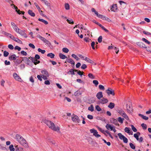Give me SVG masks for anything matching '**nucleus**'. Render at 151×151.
<instances>
[{
  "mask_svg": "<svg viewBox=\"0 0 151 151\" xmlns=\"http://www.w3.org/2000/svg\"><path fill=\"white\" fill-rule=\"evenodd\" d=\"M141 126L142 127L143 129H147V125L144 124V123H142L141 125Z\"/></svg>",
  "mask_w": 151,
  "mask_h": 151,
  "instance_id": "nucleus-53",
  "label": "nucleus"
},
{
  "mask_svg": "<svg viewBox=\"0 0 151 151\" xmlns=\"http://www.w3.org/2000/svg\"><path fill=\"white\" fill-rule=\"evenodd\" d=\"M101 103L102 104H104L108 102V100L106 98H103L101 100Z\"/></svg>",
  "mask_w": 151,
  "mask_h": 151,
  "instance_id": "nucleus-18",
  "label": "nucleus"
},
{
  "mask_svg": "<svg viewBox=\"0 0 151 151\" xmlns=\"http://www.w3.org/2000/svg\"><path fill=\"white\" fill-rule=\"evenodd\" d=\"M124 130L125 132H127L129 134H131L132 135V134L133 132L132 131V133H131V131L129 128L126 127L124 129Z\"/></svg>",
  "mask_w": 151,
  "mask_h": 151,
  "instance_id": "nucleus-17",
  "label": "nucleus"
},
{
  "mask_svg": "<svg viewBox=\"0 0 151 151\" xmlns=\"http://www.w3.org/2000/svg\"><path fill=\"white\" fill-rule=\"evenodd\" d=\"M132 109L131 105H129L128 106L127 104V110L128 113H131L132 112Z\"/></svg>",
  "mask_w": 151,
  "mask_h": 151,
  "instance_id": "nucleus-10",
  "label": "nucleus"
},
{
  "mask_svg": "<svg viewBox=\"0 0 151 151\" xmlns=\"http://www.w3.org/2000/svg\"><path fill=\"white\" fill-rule=\"evenodd\" d=\"M88 76L89 78L92 79H94L95 78V77L91 73H90L88 74Z\"/></svg>",
  "mask_w": 151,
  "mask_h": 151,
  "instance_id": "nucleus-43",
  "label": "nucleus"
},
{
  "mask_svg": "<svg viewBox=\"0 0 151 151\" xmlns=\"http://www.w3.org/2000/svg\"><path fill=\"white\" fill-rule=\"evenodd\" d=\"M16 151H22L23 148L21 147H19L18 145L15 146Z\"/></svg>",
  "mask_w": 151,
  "mask_h": 151,
  "instance_id": "nucleus-22",
  "label": "nucleus"
},
{
  "mask_svg": "<svg viewBox=\"0 0 151 151\" xmlns=\"http://www.w3.org/2000/svg\"><path fill=\"white\" fill-rule=\"evenodd\" d=\"M11 24L14 30L17 27V26L13 22H12L11 23Z\"/></svg>",
  "mask_w": 151,
  "mask_h": 151,
  "instance_id": "nucleus-42",
  "label": "nucleus"
},
{
  "mask_svg": "<svg viewBox=\"0 0 151 151\" xmlns=\"http://www.w3.org/2000/svg\"><path fill=\"white\" fill-rule=\"evenodd\" d=\"M106 133H107L108 135H109V136L112 139H113V136L111 135V134L110 132L109 131H108V130H106Z\"/></svg>",
  "mask_w": 151,
  "mask_h": 151,
  "instance_id": "nucleus-56",
  "label": "nucleus"
},
{
  "mask_svg": "<svg viewBox=\"0 0 151 151\" xmlns=\"http://www.w3.org/2000/svg\"><path fill=\"white\" fill-rule=\"evenodd\" d=\"M41 73L43 74L42 75L47 76V77L49 76L48 73V71L46 70H43L41 71Z\"/></svg>",
  "mask_w": 151,
  "mask_h": 151,
  "instance_id": "nucleus-19",
  "label": "nucleus"
},
{
  "mask_svg": "<svg viewBox=\"0 0 151 151\" xmlns=\"http://www.w3.org/2000/svg\"><path fill=\"white\" fill-rule=\"evenodd\" d=\"M9 55V53L6 51H4V56L5 57H7Z\"/></svg>",
  "mask_w": 151,
  "mask_h": 151,
  "instance_id": "nucleus-51",
  "label": "nucleus"
},
{
  "mask_svg": "<svg viewBox=\"0 0 151 151\" xmlns=\"http://www.w3.org/2000/svg\"><path fill=\"white\" fill-rule=\"evenodd\" d=\"M117 9V6L116 5L114 4H113L112 6V7L111 9V11L113 12H115Z\"/></svg>",
  "mask_w": 151,
  "mask_h": 151,
  "instance_id": "nucleus-24",
  "label": "nucleus"
},
{
  "mask_svg": "<svg viewBox=\"0 0 151 151\" xmlns=\"http://www.w3.org/2000/svg\"><path fill=\"white\" fill-rule=\"evenodd\" d=\"M71 56L73 58H74L76 60H79V58L76 55L74 54H72Z\"/></svg>",
  "mask_w": 151,
  "mask_h": 151,
  "instance_id": "nucleus-49",
  "label": "nucleus"
},
{
  "mask_svg": "<svg viewBox=\"0 0 151 151\" xmlns=\"http://www.w3.org/2000/svg\"><path fill=\"white\" fill-rule=\"evenodd\" d=\"M136 44L138 46H139L140 47L143 48H146V47L145 45L142 42H137Z\"/></svg>",
  "mask_w": 151,
  "mask_h": 151,
  "instance_id": "nucleus-9",
  "label": "nucleus"
},
{
  "mask_svg": "<svg viewBox=\"0 0 151 151\" xmlns=\"http://www.w3.org/2000/svg\"><path fill=\"white\" fill-rule=\"evenodd\" d=\"M37 37L39 38L42 41L45 38L44 37H42L39 35H37Z\"/></svg>",
  "mask_w": 151,
  "mask_h": 151,
  "instance_id": "nucleus-55",
  "label": "nucleus"
},
{
  "mask_svg": "<svg viewBox=\"0 0 151 151\" xmlns=\"http://www.w3.org/2000/svg\"><path fill=\"white\" fill-rule=\"evenodd\" d=\"M39 52H41L42 54H44L45 52V50H42L40 48H39L37 50Z\"/></svg>",
  "mask_w": 151,
  "mask_h": 151,
  "instance_id": "nucleus-48",
  "label": "nucleus"
},
{
  "mask_svg": "<svg viewBox=\"0 0 151 151\" xmlns=\"http://www.w3.org/2000/svg\"><path fill=\"white\" fill-rule=\"evenodd\" d=\"M88 109L89 111H90L91 112L93 111L94 110V107L93 105L91 104L90 106L88 107Z\"/></svg>",
  "mask_w": 151,
  "mask_h": 151,
  "instance_id": "nucleus-32",
  "label": "nucleus"
},
{
  "mask_svg": "<svg viewBox=\"0 0 151 151\" xmlns=\"http://www.w3.org/2000/svg\"><path fill=\"white\" fill-rule=\"evenodd\" d=\"M47 56L50 57L51 58H53L54 57L55 55L53 53H48L47 55Z\"/></svg>",
  "mask_w": 151,
  "mask_h": 151,
  "instance_id": "nucleus-33",
  "label": "nucleus"
},
{
  "mask_svg": "<svg viewBox=\"0 0 151 151\" xmlns=\"http://www.w3.org/2000/svg\"><path fill=\"white\" fill-rule=\"evenodd\" d=\"M9 58L10 60H16L17 56L15 54H13L9 56Z\"/></svg>",
  "mask_w": 151,
  "mask_h": 151,
  "instance_id": "nucleus-11",
  "label": "nucleus"
},
{
  "mask_svg": "<svg viewBox=\"0 0 151 151\" xmlns=\"http://www.w3.org/2000/svg\"><path fill=\"white\" fill-rule=\"evenodd\" d=\"M34 4L35 5V6L38 9V11L39 12H40V7L38 6L37 4L36 3H34Z\"/></svg>",
  "mask_w": 151,
  "mask_h": 151,
  "instance_id": "nucleus-63",
  "label": "nucleus"
},
{
  "mask_svg": "<svg viewBox=\"0 0 151 151\" xmlns=\"http://www.w3.org/2000/svg\"><path fill=\"white\" fill-rule=\"evenodd\" d=\"M29 58H30L32 62L34 63V64H35V61H37V59H35V58H33L31 57H29Z\"/></svg>",
  "mask_w": 151,
  "mask_h": 151,
  "instance_id": "nucleus-37",
  "label": "nucleus"
},
{
  "mask_svg": "<svg viewBox=\"0 0 151 151\" xmlns=\"http://www.w3.org/2000/svg\"><path fill=\"white\" fill-rule=\"evenodd\" d=\"M139 116L141 117L143 119H145V120H147L148 119V117H147L145 116L143 114H139Z\"/></svg>",
  "mask_w": 151,
  "mask_h": 151,
  "instance_id": "nucleus-25",
  "label": "nucleus"
},
{
  "mask_svg": "<svg viewBox=\"0 0 151 151\" xmlns=\"http://www.w3.org/2000/svg\"><path fill=\"white\" fill-rule=\"evenodd\" d=\"M90 132L91 133H93V135L96 138H99L101 137V135L98 134V132L96 130L94 129H91L90 130Z\"/></svg>",
  "mask_w": 151,
  "mask_h": 151,
  "instance_id": "nucleus-4",
  "label": "nucleus"
},
{
  "mask_svg": "<svg viewBox=\"0 0 151 151\" xmlns=\"http://www.w3.org/2000/svg\"><path fill=\"white\" fill-rule=\"evenodd\" d=\"M102 19L103 20H105L108 22H111V20L110 19L104 15L103 16V17L102 18Z\"/></svg>",
  "mask_w": 151,
  "mask_h": 151,
  "instance_id": "nucleus-31",
  "label": "nucleus"
},
{
  "mask_svg": "<svg viewBox=\"0 0 151 151\" xmlns=\"http://www.w3.org/2000/svg\"><path fill=\"white\" fill-rule=\"evenodd\" d=\"M106 92L108 95H111L114 96L115 95L114 90L110 88H108L106 91Z\"/></svg>",
  "mask_w": 151,
  "mask_h": 151,
  "instance_id": "nucleus-5",
  "label": "nucleus"
},
{
  "mask_svg": "<svg viewBox=\"0 0 151 151\" xmlns=\"http://www.w3.org/2000/svg\"><path fill=\"white\" fill-rule=\"evenodd\" d=\"M96 109L98 111H100L101 109L99 105H96L95 107Z\"/></svg>",
  "mask_w": 151,
  "mask_h": 151,
  "instance_id": "nucleus-54",
  "label": "nucleus"
},
{
  "mask_svg": "<svg viewBox=\"0 0 151 151\" xmlns=\"http://www.w3.org/2000/svg\"><path fill=\"white\" fill-rule=\"evenodd\" d=\"M110 121L111 122L114 124L115 125H117L118 124V122L117 120L114 118H111L110 119Z\"/></svg>",
  "mask_w": 151,
  "mask_h": 151,
  "instance_id": "nucleus-13",
  "label": "nucleus"
},
{
  "mask_svg": "<svg viewBox=\"0 0 151 151\" xmlns=\"http://www.w3.org/2000/svg\"><path fill=\"white\" fill-rule=\"evenodd\" d=\"M66 20L69 24H74L73 21L72 19H67Z\"/></svg>",
  "mask_w": 151,
  "mask_h": 151,
  "instance_id": "nucleus-40",
  "label": "nucleus"
},
{
  "mask_svg": "<svg viewBox=\"0 0 151 151\" xmlns=\"http://www.w3.org/2000/svg\"><path fill=\"white\" fill-rule=\"evenodd\" d=\"M28 14L32 17H35V14L32 11L30 10H29L28 11Z\"/></svg>",
  "mask_w": 151,
  "mask_h": 151,
  "instance_id": "nucleus-27",
  "label": "nucleus"
},
{
  "mask_svg": "<svg viewBox=\"0 0 151 151\" xmlns=\"http://www.w3.org/2000/svg\"><path fill=\"white\" fill-rule=\"evenodd\" d=\"M106 133H107L108 135H109V136L112 139H113V136L111 135V134L110 132L109 131H108V130H106Z\"/></svg>",
  "mask_w": 151,
  "mask_h": 151,
  "instance_id": "nucleus-57",
  "label": "nucleus"
},
{
  "mask_svg": "<svg viewBox=\"0 0 151 151\" xmlns=\"http://www.w3.org/2000/svg\"><path fill=\"white\" fill-rule=\"evenodd\" d=\"M42 122L45 124L49 128L52 130L56 131H58L60 130V128L58 127H56L54 124L51 121L44 119L43 120Z\"/></svg>",
  "mask_w": 151,
  "mask_h": 151,
  "instance_id": "nucleus-2",
  "label": "nucleus"
},
{
  "mask_svg": "<svg viewBox=\"0 0 151 151\" xmlns=\"http://www.w3.org/2000/svg\"><path fill=\"white\" fill-rule=\"evenodd\" d=\"M115 106L114 103L112 102H111L109 103V104L108 106V107L111 109H113Z\"/></svg>",
  "mask_w": 151,
  "mask_h": 151,
  "instance_id": "nucleus-26",
  "label": "nucleus"
},
{
  "mask_svg": "<svg viewBox=\"0 0 151 151\" xmlns=\"http://www.w3.org/2000/svg\"><path fill=\"white\" fill-rule=\"evenodd\" d=\"M87 67V66L85 64H83L81 67V68L83 69H85Z\"/></svg>",
  "mask_w": 151,
  "mask_h": 151,
  "instance_id": "nucleus-64",
  "label": "nucleus"
},
{
  "mask_svg": "<svg viewBox=\"0 0 151 151\" xmlns=\"http://www.w3.org/2000/svg\"><path fill=\"white\" fill-rule=\"evenodd\" d=\"M19 34H20L22 36L24 37L25 38H27V35L25 32L24 31L22 30L21 31Z\"/></svg>",
  "mask_w": 151,
  "mask_h": 151,
  "instance_id": "nucleus-16",
  "label": "nucleus"
},
{
  "mask_svg": "<svg viewBox=\"0 0 151 151\" xmlns=\"http://www.w3.org/2000/svg\"><path fill=\"white\" fill-rule=\"evenodd\" d=\"M13 40L15 41L19 44H22V42L20 39L17 38H16L14 37Z\"/></svg>",
  "mask_w": 151,
  "mask_h": 151,
  "instance_id": "nucleus-21",
  "label": "nucleus"
},
{
  "mask_svg": "<svg viewBox=\"0 0 151 151\" xmlns=\"http://www.w3.org/2000/svg\"><path fill=\"white\" fill-rule=\"evenodd\" d=\"M106 133H107L108 135H109V136L112 139H113V136L111 135V134L110 132L109 131H108V130H106Z\"/></svg>",
  "mask_w": 151,
  "mask_h": 151,
  "instance_id": "nucleus-58",
  "label": "nucleus"
},
{
  "mask_svg": "<svg viewBox=\"0 0 151 151\" xmlns=\"http://www.w3.org/2000/svg\"><path fill=\"white\" fill-rule=\"evenodd\" d=\"M22 60L25 63L28 65L31 62L29 60V58L26 57H22Z\"/></svg>",
  "mask_w": 151,
  "mask_h": 151,
  "instance_id": "nucleus-7",
  "label": "nucleus"
},
{
  "mask_svg": "<svg viewBox=\"0 0 151 151\" xmlns=\"http://www.w3.org/2000/svg\"><path fill=\"white\" fill-rule=\"evenodd\" d=\"M84 60L93 65H96V63H95L93 60H90V59L87 57H86L85 59H84Z\"/></svg>",
  "mask_w": 151,
  "mask_h": 151,
  "instance_id": "nucleus-12",
  "label": "nucleus"
},
{
  "mask_svg": "<svg viewBox=\"0 0 151 151\" xmlns=\"http://www.w3.org/2000/svg\"><path fill=\"white\" fill-rule=\"evenodd\" d=\"M93 83L96 86L99 84V82L97 80H93Z\"/></svg>",
  "mask_w": 151,
  "mask_h": 151,
  "instance_id": "nucleus-60",
  "label": "nucleus"
},
{
  "mask_svg": "<svg viewBox=\"0 0 151 151\" xmlns=\"http://www.w3.org/2000/svg\"><path fill=\"white\" fill-rule=\"evenodd\" d=\"M59 56L61 59H64L67 58V57L65 55L62 54V53H60Z\"/></svg>",
  "mask_w": 151,
  "mask_h": 151,
  "instance_id": "nucleus-29",
  "label": "nucleus"
},
{
  "mask_svg": "<svg viewBox=\"0 0 151 151\" xmlns=\"http://www.w3.org/2000/svg\"><path fill=\"white\" fill-rule=\"evenodd\" d=\"M129 146L131 148L133 149H134L135 148L134 145L132 143H129Z\"/></svg>",
  "mask_w": 151,
  "mask_h": 151,
  "instance_id": "nucleus-50",
  "label": "nucleus"
},
{
  "mask_svg": "<svg viewBox=\"0 0 151 151\" xmlns=\"http://www.w3.org/2000/svg\"><path fill=\"white\" fill-rule=\"evenodd\" d=\"M70 73L72 75H74V70L73 69H70L69 71L68 72V73Z\"/></svg>",
  "mask_w": 151,
  "mask_h": 151,
  "instance_id": "nucleus-52",
  "label": "nucleus"
},
{
  "mask_svg": "<svg viewBox=\"0 0 151 151\" xmlns=\"http://www.w3.org/2000/svg\"><path fill=\"white\" fill-rule=\"evenodd\" d=\"M142 40L145 42H146V43L148 44V45H149L150 44V42H149V41H148V40H147V39H146L145 38H142Z\"/></svg>",
  "mask_w": 151,
  "mask_h": 151,
  "instance_id": "nucleus-38",
  "label": "nucleus"
},
{
  "mask_svg": "<svg viewBox=\"0 0 151 151\" xmlns=\"http://www.w3.org/2000/svg\"><path fill=\"white\" fill-rule=\"evenodd\" d=\"M99 87V88L101 90H104L105 89V88L104 86L102 85H100Z\"/></svg>",
  "mask_w": 151,
  "mask_h": 151,
  "instance_id": "nucleus-61",
  "label": "nucleus"
},
{
  "mask_svg": "<svg viewBox=\"0 0 151 151\" xmlns=\"http://www.w3.org/2000/svg\"><path fill=\"white\" fill-rule=\"evenodd\" d=\"M14 78L17 81H21V78L16 73H14L13 75Z\"/></svg>",
  "mask_w": 151,
  "mask_h": 151,
  "instance_id": "nucleus-6",
  "label": "nucleus"
},
{
  "mask_svg": "<svg viewBox=\"0 0 151 151\" xmlns=\"http://www.w3.org/2000/svg\"><path fill=\"white\" fill-rule=\"evenodd\" d=\"M48 142L51 143L52 144H55V141L52 139H49L48 140Z\"/></svg>",
  "mask_w": 151,
  "mask_h": 151,
  "instance_id": "nucleus-47",
  "label": "nucleus"
},
{
  "mask_svg": "<svg viewBox=\"0 0 151 151\" xmlns=\"http://www.w3.org/2000/svg\"><path fill=\"white\" fill-rule=\"evenodd\" d=\"M131 126L132 128V129L133 132H136L137 131V130L136 128L134 127L133 125H131Z\"/></svg>",
  "mask_w": 151,
  "mask_h": 151,
  "instance_id": "nucleus-45",
  "label": "nucleus"
},
{
  "mask_svg": "<svg viewBox=\"0 0 151 151\" xmlns=\"http://www.w3.org/2000/svg\"><path fill=\"white\" fill-rule=\"evenodd\" d=\"M96 96L99 99H100L103 96L102 92H99L96 94Z\"/></svg>",
  "mask_w": 151,
  "mask_h": 151,
  "instance_id": "nucleus-14",
  "label": "nucleus"
},
{
  "mask_svg": "<svg viewBox=\"0 0 151 151\" xmlns=\"http://www.w3.org/2000/svg\"><path fill=\"white\" fill-rule=\"evenodd\" d=\"M140 133L137 132L136 134H134V137L137 140L139 139V136L140 135Z\"/></svg>",
  "mask_w": 151,
  "mask_h": 151,
  "instance_id": "nucleus-20",
  "label": "nucleus"
},
{
  "mask_svg": "<svg viewBox=\"0 0 151 151\" xmlns=\"http://www.w3.org/2000/svg\"><path fill=\"white\" fill-rule=\"evenodd\" d=\"M119 139L122 140L125 137V136L122 135L121 133H119L118 134Z\"/></svg>",
  "mask_w": 151,
  "mask_h": 151,
  "instance_id": "nucleus-34",
  "label": "nucleus"
},
{
  "mask_svg": "<svg viewBox=\"0 0 151 151\" xmlns=\"http://www.w3.org/2000/svg\"><path fill=\"white\" fill-rule=\"evenodd\" d=\"M42 1L44 2L45 4L47 6H50V4L46 0H43Z\"/></svg>",
  "mask_w": 151,
  "mask_h": 151,
  "instance_id": "nucleus-44",
  "label": "nucleus"
},
{
  "mask_svg": "<svg viewBox=\"0 0 151 151\" xmlns=\"http://www.w3.org/2000/svg\"><path fill=\"white\" fill-rule=\"evenodd\" d=\"M62 50L63 52L66 53H68L69 52L68 49L66 47L63 48Z\"/></svg>",
  "mask_w": 151,
  "mask_h": 151,
  "instance_id": "nucleus-41",
  "label": "nucleus"
},
{
  "mask_svg": "<svg viewBox=\"0 0 151 151\" xmlns=\"http://www.w3.org/2000/svg\"><path fill=\"white\" fill-rule=\"evenodd\" d=\"M21 53L22 55L24 56H26L27 55V53L26 52L23 50L21 52Z\"/></svg>",
  "mask_w": 151,
  "mask_h": 151,
  "instance_id": "nucleus-62",
  "label": "nucleus"
},
{
  "mask_svg": "<svg viewBox=\"0 0 151 151\" xmlns=\"http://www.w3.org/2000/svg\"><path fill=\"white\" fill-rule=\"evenodd\" d=\"M106 128L108 130H112V129L114 127L111 126L110 124H107L106 126Z\"/></svg>",
  "mask_w": 151,
  "mask_h": 151,
  "instance_id": "nucleus-15",
  "label": "nucleus"
},
{
  "mask_svg": "<svg viewBox=\"0 0 151 151\" xmlns=\"http://www.w3.org/2000/svg\"><path fill=\"white\" fill-rule=\"evenodd\" d=\"M66 61H67L70 63L72 65H73L74 66L75 65V62L72 59L70 58H67Z\"/></svg>",
  "mask_w": 151,
  "mask_h": 151,
  "instance_id": "nucleus-8",
  "label": "nucleus"
},
{
  "mask_svg": "<svg viewBox=\"0 0 151 151\" xmlns=\"http://www.w3.org/2000/svg\"><path fill=\"white\" fill-rule=\"evenodd\" d=\"M9 149L10 151H14L15 150L13 145H11L9 146Z\"/></svg>",
  "mask_w": 151,
  "mask_h": 151,
  "instance_id": "nucleus-35",
  "label": "nucleus"
},
{
  "mask_svg": "<svg viewBox=\"0 0 151 151\" xmlns=\"http://www.w3.org/2000/svg\"><path fill=\"white\" fill-rule=\"evenodd\" d=\"M122 116L126 120H128L129 119V117L125 113L124 114H123V115H122Z\"/></svg>",
  "mask_w": 151,
  "mask_h": 151,
  "instance_id": "nucleus-46",
  "label": "nucleus"
},
{
  "mask_svg": "<svg viewBox=\"0 0 151 151\" xmlns=\"http://www.w3.org/2000/svg\"><path fill=\"white\" fill-rule=\"evenodd\" d=\"M71 119L75 123H79L80 122L79 117L76 115L73 114L71 116Z\"/></svg>",
  "mask_w": 151,
  "mask_h": 151,
  "instance_id": "nucleus-3",
  "label": "nucleus"
},
{
  "mask_svg": "<svg viewBox=\"0 0 151 151\" xmlns=\"http://www.w3.org/2000/svg\"><path fill=\"white\" fill-rule=\"evenodd\" d=\"M117 111L121 115H122L125 113L124 111L122 109H117Z\"/></svg>",
  "mask_w": 151,
  "mask_h": 151,
  "instance_id": "nucleus-23",
  "label": "nucleus"
},
{
  "mask_svg": "<svg viewBox=\"0 0 151 151\" xmlns=\"http://www.w3.org/2000/svg\"><path fill=\"white\" fill-rule=\"evenodd\" d=\"M124 120V118H122L121 117H119L118 118V121L121 123H123Z\"/></svg>",
  "mask_w": 151,
  "mask_h": 151,
  "instance_id": "nucleus-30",
  "label": "nucleus"
},
{
  "mask_svg": "<svg viewBox=\"0 0 151 151\" xmlns=\"http://www.w3.org/2000/svg\"><path fill=\"white\" fill-rule=\"evenodd\" d=\"M102 36H100L98 39V42L99 43H101V42L102 41Z\"/></svg>",
  "mask_w": 151,
  "mask_h": 151,
  "instance_id": "nucleus-59",
  "label": "nucleus"
},
{
  "mask_svg": "<svg viewBox=\"0 0 151 151\" xmlns=\"http://www.w3.org/2000/svg\"><path fill=\"white\" fill-rule=\"evenodd\" d=\"M65 7L66 10H68L70 9V5L68 3H66L65 4Z\"/></svg>",
  "mask_w": 151,
  "mask_h": 151,
  "instance_id": "nucleus-36",
  "label": "nucleus"
},
{
  "mask_svg": "<svg viewBox=\"0 0 151 151\" xmlns=\"http://www.w3.org/2000/svg\"><path fill=\"white\" fill-rule=\"evenodd\" d=\"M15 31L18 33L19 34L22 30L19 29L17 27L14 29Z\"/></svg>",
  "mask_w": 151,
  "mask_h": 151,
  "instance_id": "nucleus-39",
  "label": "nucleus"
},
{
  "mask_svg": "<svg viewBox=\"0 0 151 151\" xmlns=\"http://www.w3.org/2000/svg\"><path fill=\"white\" fill-rule=\"evenodd\" d=\"M38 20L39 21L41 22H43L45 24H48V22L47 21H46V20H44V19H43L39 18L38 19Z\"/></svg>",
  "mask_w": 151,
  "mask_h": 151,
  "instance_id": "nucleus-28",
  "label": "nucleus"
},
{
  "mask_svg": "<svg viewBox=\"0 0 151 151\" xmlns=\"http://www.w3.org/2000/svg\"><path fill=\"white\" fill-rule=\"evenodd\" d=\"M15 139L21 145L26 148H28L29 146L26 140L21 135L17 134L15 137Z\"/></svg>",
  "mask_w": 151,
  "mask_h": 151,
  "instance_id": "nucleus-1",
  "label": "nucleus"
}]
</instances>
